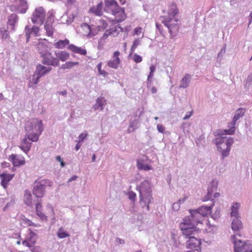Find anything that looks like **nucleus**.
Instances as JSON below:
<instances>
[{
    "instance_id": "obj_1",
    "label": "nucleus",
    "mask_w": 252,
    "mask_h": 252,
    "mask_svg": "<svg viewBox=\"0 0 252 252\" xmlns=\"http://www.w3.org/2000/svg\"><path fill=\"white\" fill-rule=\"evenodd\" d=\"M178 11L176 5L172 3L169 6L168 15L160 17L161 22L168 28L171 38L178 32L180 26V21L177 16Z\"/></svg>"
},
{
    "instance_id": "obj_2",
    "label": "nucleus",
    "mask_w": 252,
    "mask_h": 252,
    "mask_svg": "<svg viewBox=\"0 0 252 252\" xmlns=\"http://www.w3.org/2000/svg\"><path fill=\"white\" fill-rule=\"evenodd\" d=\"M190 216L184 219V221L180 224V228L183 235H189V232L194 230H199L196 228L198 223H201L204 219L203 217L196 210H190Z\"/></svg>"
},
{
    "instance_id": "obj_3",
    "label": "nucleus",
    "mask_w": 252,
    "mask_h": 252,
    "mask_svg": "<svg viewBox=\"0 0 252 252\" xmlns=\"http://www.w3.org/2000/svg\"><path fill=\"white\" fill-rule=\"evenodd\" d=\"M139 193V203L142 208H146V211H149V204L153 198L152 197V184L151 182L146 180L141 183L136 187Z\"/></svg>"
},
{
    "instance_id": "obj_4",
    "label": "nucleus",
    "mask_w": 252,
    "mask_h": 252,
    "mask_svg": "<svg viewBox=\"0 0 252 252\" xmlns=\"http://www.w3.org/2000/svg\"><path fill=\"white\" fill-rule=\"evenodd\" d=\"M25 128L27 138L32 142H37L43 130L42 122L37 119H32L26 122Z\"/></svg>"
},
{
    "instance_id": "obj_5",
    "label": "nucleus",
    "mask_w": 252,
    "mask_h": 252,
    "mask_svg": "<svg viewBox=\"0 0 252 252\" xmlns=\"http://www.w3.org/2000/svg\"><path fill=\"white\" fill-rule=\"evenodd\" d=\"M104 11L108 13L111 12L113 15L120 17V18L115 20L117 23L124 20V9L120 7L116 0H105L104 1Z\"/></svg>"
},
{
    "instance_id": "obj_6",
    "label": "nucleus",
    "mask_w": 252,
    "mask_h": 252,
    "mask_svg": "<svg viewBox=\"0 0 252 252\" xmlns=\"http://www.w3.org/2000/svg\"><path fill=\"white\" fill-rule=\"evenodd\" d=\"M53 182L44 179L39 181H35L32 189L33 194L37 198L42 197L45 193V189L46 187H51Z\"/></svg>"
},
{
    "instance_id": "obj_7",
    "label": "nucleus",
    "mask_w": 252,
    "mask_h": 252,
    "mask_svg": "<svg viewBox=\"0 0 252 252\" xmlns=\"http://www.w3.org/2000/svg\"><path fill=\"white\" fill-rule=\"evenodd\" d=\"M231 239L235 252H252V243L250 241L244 242L238 240L235 235L231 236Z\"/></svg>"
},
{
    "instance_id": "obj_8",
    "label": "nucleus",
    "mask_w": 252,
    "mask_h": 252,
    "mask_svg": "<svg viewBox=\"0 0 252 252\" xmlns=\"http://www.w3.org/2000/svg\"><path fill=\"white\" fill-rule=\"evenodd\" d=\"M197 232L198 230H194L193 232H189V235H183L186 238L189 239L187 242V247L189 249L195 251H200L201 250V242L200 240L195 237V235L197 233Z\"/></svg>"
},
{
    "instance_id": "obj_9",
    "label": "nucleus",
    "mask_w": 252,
    "mask_h": 252,
    "mask_svg": "<svg viewBox=\"0 0 252 252\" xmlns=\"http://www.w3.org/2000/svg\"><path fill=\"white\" fill-rule=\"evenodd\" d=\"M245 113V109L242 108H240L237 110L233 118L232 122L229 124L228 126L230 128L224 130L226 134L230 135L234 134L235 131V127L236 122L244 115Z\"/></svg>"
},
{
    "instance_id": "obj_10",
    "label": "nucleus",
    "mask_w": 252,
    "mask_h": 252,
    "mask_svg": "<svg viewBox=\"0 0 252 252\" xmlns=\"http://www.w3.org/2000/svg\"><path fill=\"white\" fill-rule=\"evenodd\" d=\"M45 11L43 7L36 8L33 12L31 17L33 24L41 25L45 20Z\"/></svg>"
},
{
    "instance_id": "obj_11",
    "label": "nucleus",
    "mask_w": 252,
    "mask_h": 252,
    "mask_svg": "<svg viewBox=\"0 0 252 252\" xmlns=\"http://www.w3.org/2000/svg\"><path fill=\"white\" fill-rule=\"evenodd\" d=\"M42 63L44 64L47 65H52L57 66L59 65V61L58 59L54 57L51 53L48 52L47 53L42 52Z\"/></svg>"
},
{
    "instance_id": "obj_12",
    "label": "nucleus",
    "mask_w": 252,
    "mask_h": 252,
    "mask_svg": "<svg viewBox=\"0 0 252 252\" xmlns=\"http://www.w3.org/2000/svg\"><path fill=\"white\" fill-rule=\"evenodd\" d=\"M234 143L233 138L229 137L228 140L225 143L220 144L217 147L218 149L222 155V159L228 156L231 149V147Z\"/></svg>"
},
{
    "instance_id": "obj_13",
    "label": "nucleus",
    "mask_w": 252,
    "mask_h": 252,
    "mask_svg": "<svg viewBox=\"0 0 252 252\" xmlns=\"http://www.w3.org/2000/svg\"><path fill=\"white\" fill-rule=\"evenodd\" d=\"M54 23V18L52 16H50L48 17L44 26V28L46 31L48 36H52L55 32L54 27L53 25Z\"/></svg>"
},
{
    "instance_id": "obj_14",
    "label": "nucleus",
    "mask_w": 252,
    "mask_h": 252,
    "mask_svg": "<svg viewBox=\"0 0 252 252\" xmlns=\"http://www.w3.org/2000/svg\"><path fill=\"white\" fill-rule=\"evenodd\" d=\"M120 55V52L118 51H115L113 54V60H110L107 63V65L109 67L117 69L118 67V65L120 63V59L119 57Z\"/></svg>"
},
{
    "instance_id": "obj_15",
    "label": "nucleus",
    "mask_w": 252,
    "mask_h": 252,
    "mask_svg": "<svg viewBox=\"0 0 252 252\" xmlns=\"http://www.w3.org/2000/svg\"><path fill=\"white\" fill-rule=\"evenodd\" d=\"M52 69V67L48 66H44L41 64H38L36 67L35 71V74L42 77L48 73Z\"/></svg>"
},
{
    "instance_id": "obj_16",
    "label": "nucleus",
    "mask_w": 252,
    "mask_h": 252,
    "mask_svg": "<svg viewBox=\"0 0 252 252\" xmlns=\"http://www.w3.org/2000/svg\"><path fill=\"white\" fill-rule=\"evenodd\" d=\"M14 174H7L6 173H3L0 174V178L1 179V185L4 189H6L7 187V185L13 178Z\"/></svg>"
},
{
    "instance_id": "obj_17",
    "label": "nucleus",
    "mask_w": 252,
    "mask_h": 252,
    "mask_svg": "<svg viewBox=\"0 0 252 252\" xmlns=\"http://www.w3.org/2000/svg\"><path fill=\"white\" fill-rule=\"evenodd\" d=\"M214 205V203H213L212 205L209 206L203 205L195 210L197 211L202 216V217H203V219H204L205 217H206L211 214L212 207Z\"/></svg>"
},
{
    "instance_id": "obj_18",
    "label": "nucleus",
    "mask_w": 252,
    "mask_h": 252,
    "mask_svg": "<svg viewBox=\"0 0 252 252\" xmlns=\"http://www.w3.org/2000/svg\"><path fill=\"white\" fill-rule=\"evenodd\" d=\"M18 18L16 14H12L8 18L7 28L11 31L14 30V26L18 22Z\"/></svg>"
},
{
    "instance_id": "obj_19",
    "label": "nucleus",
    "mask_w": 252,
    "mask_h": 252,
    "mask_svg": "<svg viewBox=\"0 0 252 252\" xmlns=\"http://www.w3.org/2000/svg\"><path fill=\"white\" fill-rule=\"evenodd\" d=\"M191 80V76L189 74H186L180 82L179 89H186L188 88Z\"/></svg>"
},
{
    "instance_id": "obj_20",
    "label": "nucleus",
    "mask_w": 252,
    "mask_h": 252,
    "mask_svg": "<svg viewBox=\"0 0 252 252\" xmlns=\"http://www.w3.org/2000/svg\"><path fill=\"white\" fill-rule=\"evenodd\" d=\"M16 3L17 10L21 13H26L28 8L27 1L25 0H17Z\"/></svg>"
},
{
    "instance_id": "obj_21",
    "label": "nucleus",
    "mask_w": 252,
    "mask_h": 252,
    "mask_svg": "<svg viewBox=\"0 0 252 252\" xmlns=\"http://www.w3.org/2000/svg\"><path fill=\"white\" fill-rule=\"evenodd\" d=\"M231 228L234 231H239L243 228V224L239 218H234L231 222Z\"/></svg>"
},
{
    "instance_id": "obj_22",
    "label": "nucleus",
    "mask_w": 252,
    "mask_h": 252,
    "mask_svg": "<svg viewBox=\"0 0 252 252\" xmlns=\"http://www.w3.org/2000/svg\"><path fill=\"white\" fill-rule=\"evenodd\" d=\"M217 183L215 181H213L210 184L208 189V192L206 196L205 200H208L212 199V194L214 191L217 189Z\"/></svg>"
},
{
    "instance_id": "obj_23",
    "label": "nucleus",
    "mask_w": 252,
    "mask_h": 252,
    "mask_svg": "<svg viewBox=\"0 0 252 252\" xmlns=\"http://www.w3.org/2000/svg\"><path fill=\"white\" fill-rule=\"evenodd\" d=\"M9 158L12 162L14 166H19L25 164V160L23 158H20L17 155H12L10 156Z\"/></svg>"
},
{
    "instance_id": "obj_24",
    "label": "nucleus",
    "mask_w": 252,
    "mask_h": 252,
    "mask_svg": "<svg viewBox=\"0 0 252 252\" xmlns=\"http://www.w3.org/2000/svg\"><path fill=\"white\" fill-rule=\"evenodd\" d=\"M103 2L101 1L96 6L92 7L90 10L96 16H101L102 15Z\"/></svg>"
},
{
    "instance_id": "obj_25",
    "label": "nucleus",
    "mask_w": 252,
    "mask_h": 252,
    "mask_svg": "<svg viewBox=\"0 0 252 252\" xmlns=\"http://www.w3.org/2000/svg\"><path fill=\"white\" fill-rule=\"evenodd\" d=\"M67 48L72 52L80 55H86L87 54L86 49L78 47L73 44L68 45Z\"/></svg>"
},
{
    "instance_id": "obj_26",
    "label": "nucleus",
    "mask_w": 252,
    "mask_h": 252,
    "mask_svg": "<svg viewBox=\"0 0 252 252\" xmlns=\"http://www.w3.org/2000/svg\"><path fill=\"white\" fill-rule=\"evenodd\" d=\"M240 204L238 202H234L231 207V216L235 218H239V209Z\"/></svg>"
},
{
    "instance_id": "obj_27",
    "label": "nucleus",
    "mask_w": 252,
    "mask_h": 252,
    "mask_svg": "<svg viewBox=\"0 0 252 252\" xmlns=\"http://www.w3.org/2000/svg\"><path fill=\"white\" fill-rule=\"evenodd\" d=\"M27 136H25V138L22 141V144L20 145V148L25 153H27L30 150L32 143L29 142L27 141Z\"/></svg>"
},
{
    "instance_id": "obj_28",
    "label": "nucleus",
    "mask_w": 252,
    "mask_h": 252,
    "mask_svg": "<svg viewBox=\"0 0 252 252\" xmlns=\"http://www.w3.org/2000/svg\"><path fill=\"white\" fill-rule=\"evenodd\" d=\"M105 105V100L102 97H98L96 100V103L94 105V110L100 109L102 110L103 109V106Z\"/></svg>"
},
{
    "instance_id": "obj_29",
    "label": "nucleus",
    "mask_w": 252,
    "mask_h": 252,
    "mask_svg": "<svg viewBox=\"0 0 252 252\" xmlns=\"http://www.w3.org/2000/svg\"><path fill=\"white\" fill-rule=\"evenodd\" d=\"M55 54L56 55V58L58 59V60H61L62 62H64L67 60L69 57V54L65 51H61L58 52H55Z\"/></svg>"
},
{
    "instance_id": "obj_30",
    "label": "nucleus",
    "mask_w": 252,
    "mask_h": 252,
    "mask_svg": "<svg viewBox=\"0 0 252 252\" xmlns=\"http://www.w3.org/2000/svg\"><path fill=\"white\" fill-rule=\"evenodd\" d=\"M25 203L28 206L32 207V196L30 192L25 190Z\"/></svg>"
},
{
    "instance_id": "obj_31",
    "label": "nucleus",
    "mask_w": 252,
    "mask_h": 252,
    "mask_svg": "<svg viewBox=\"0 0 252 252\" xmlns=\"http://www.w3.org/2000/svg\"><path fill=\"white\" fill-rule=\"evenodd\" d=\"M69 43V40L67 39L64 40H60L57 42L55 43L54 44V46L56 48L63 49L66 45H68Z\"/></svg>"
},
{
    "instance_id": "obj_32",
    "label": "nucleus",
    "mask_w": 252,
    "mask_h": 252,
    "mask_svg": "<svg viewBox=\"0 0 252 252\" xmlns=\"http://www.w3.org/2000/svg\"><path fill=\"white\" fill-rule=\"evenodd\" d=\"M228 140V137L226 136H218L213 140V142L217 146L222 144Z\"/></svg>"
},
{
    "instance_id": "obj_33",
    "label": "nucleus",
    "mask_w": 252,
    "mask_h": 252,
    "mask_svg": "<svg viewBox=\"0 0 252 252\" xmlns=\"http://www.w3.org/2000/svg\"><path fill=\"white\" fill-rule=\"evenodd\" d=\"M81 27L86 32H88V34L87 35L88 37H91L95 35V33L93 32L90 26L88 24L84 23L81 24Z\"/></svg>"
},
{
    "instance_id": "obj_34",
    "label": "nucleus",
    "mask_w": 252,
    "mask_h": 252,
    "mask_svg": "<svg viewBox=\"0 0 252 252\" xmlns=\"http://www.w3.org/2000/svg\"><path fill=\"white\" fill-rule=\"evenodd\" d=\"M57 235L60 239H63L69 236V234L64 231L63 227H61L59 228Z\"/></svg>"
},
{
    "instance_id": "obj_35",
    "label": "nucleus",
    "mask_w": 252,
    "mask_h": 252,
    "mask_svg": "<svg viewBox=\"0 0 252 252\" xmlns=\"http://www.w3.org/2000/svg\"><path fill=\"white\" fill-rule=\"evenodd\" d=\"M29 230L30 233L27 235V239L29 242L34 244L36 239V235L31 229H29Z\"/></svg>"
},
{
    "instance_id": "obj_36",
    "label": "nucleus",
    "mask_w": 252,
    "mask_h": 252,
    "mask_svg": "<svg viewBox=\"0 0 252 252\" xmlns=\"http://www.w3.org/2000/svg\"><path fill=\"white\" fill-rule=\"evenodd\" d=\"M186 198L187 197H185L184 198L180 199L177 202L174 203L172 205L173 209L175 211H178L180 209L181 204L183 203L186 200Z\"/></svg>"
},
{
    "instance_id": "obj_37",
    "label": "nucleus",
    "mask_w": 252,
    "mask_h": 252,
    "mask_svg": "<svg viewBox=\"0 0 252 252\" xmlns=\"http://www.w3.org/2000/svg\"><path fill=\"white\" fill-rule=\"evenodd\" d=\"M37 48L39 53L41 55V57L42 56V52L47 53L48 52V47L45 46L43 43L39 42L37 45Z\"/></svg>"
},
{
    "instance_id": "obj_38",
    "label": "nucleus",
    "mask_w": 252,
    "mask_h": 252,
    "mask_svg": "<svg viewBox=\"0 0 252 252\" xmlns=\"http://www.w3.org/2000/svg\"><path fill=\"white\" fill-rule=\"evenodd\" d=\"M138 123V121L137 120L135 119L133 121L130 122L129 124V126L128 128V132H131L133 131L136 128H137V124Z\"/></svg>"
},
{
    "instance_id": "obj_39",
    "label": "nucleus",
    "mask_w": 252,
    "mask_h": 252,
    "mask_svg": "<svg viewBox=\"0 0 252 252\" xmlns=\"http://www.w3.org/2000/svg\"><path fill=\"white\" fill-rule=\"evenodd\" d=\"M78 62H67L63 64L61 68L63 69L70 68L73 66L78 64Z\"/></svg>"
},
{
    "instance_id": "obj_40",
    "label": "nucleus",
    "mask_w": 252,
    "mask_h": 252,
    "mask_svg": "<svg viewBox=\"0 0 252 252\" xmlns=\"http://www.w3.org/2000/svg\"><path fill=\"white\" fill-rule=\"evenodd\" d=\"M226 45L224 44L222 48L221 49L217 57V60L219 62H220L222 59L223 55L225 54L226 52Z\"/></svg>"
},
{
    "instance_id": "obj_41",
    "label": "nucleus",
    "mask_w": 252,
    "mask_h": 252,
    "mask_svg": "<svg viewBox=\"0 0 252 252\" xmlns=\"http://www.w3.org/2000/svg\"><path fill=\"white\" fill-rule=\"evenodd\" d=\"M252 83V73L249 75L248 77L245 81L244 84V87L246 89H249L250 87L251 86Z\"/></svg>"
},
{
    "instance_id": "obj_42",
    "label": "nucleus",
    "mask_w": 252,
    "mask_h": 252,
    "mask_svg": "<svg viewBox=\"0 0 252 252\" xmlns=\"http://www.w3.org/2000/svg\"><path fill=\"white\" fill-rule=\"evenodd\" d=\"M140 44V39L139 38H136L134 40L133 42L132 45L130 49V55L132 54L137 47Z\"/></svg>"
},
{
    "instance_id": "obj_43",
    "label": "nucleus",
    "mask_w": 252,
    "mask_h": 252,
    "mask_svg": "<svg viewBox=\"0 0 252 252\" xmlns=\"http://www.w3.org/2000/svg\"><path fill=\"white\" fill-rule=\"evenodd\" d=\"M118 29H120L121 32L123 31V29L120 27H115L112 28L108 30L110 32H111V35H113L115 36H116L119 32L118 31Z\"/></svg>"
},
{
    "instance_id": "obj_44",
    "label": "nucleus",
    "mask_w": 252,
    "mask_h": 252,
    "mask_svg": "<svg viewBox=\"0 0 252 252\" xmlns=\"http://www.w3.org/2000/svg\"><path fill=\"white\" fill-rule=\"evenodd\" d=\"M25 33H26V35L27 42H28L29 40L31 34H32V32L31 28H30L29 27V26H26L25 27Z\"/></svg>"
},
{
    "instance_id": "obj_45",
    "label": "nucleus",
    "mask_w": 252,
    "mask_h": 252,
    "mask_svg": "<svg viewBox=\"0 0 252 252\" xmlns=\"http://www.w3.org/2000/svg\"><path fill=\"white\" fill-rule=\"evenodd\" d=\"M88 136V133L86 131H84L81 134L79 135L78 136V142L82 143L87 137Z\"/></svg>"
},
{
    "instance_id": "obj_46",
    "label": "nucleus",
    "mask_w": 252,
    "mask_h": 252,
    "mask_svg": "<svg viewBox=\"0 0 252 252\" xmlns=\"http://www.w3.org/2000/svg\"><path fill=\"white\" fill-rule=\"evenodd\" d=\"M102 63L100 62L97 65V68L100 74L102 75L103 76H106L108 73L105 70H101Z\"/></svg>"
},
{
    "instance_id": "obj_47",
    "label": "nucleus",
    "mask_w": 252,
    "mask_h": 252,
    "mask_svg": "<svg viewBox=\"0 0 252 252\" xmlns=\"http://www.w3.org/2000/svg\"><path fill=\"white\" fill-rule=\"evenodd\" d=\"M41 78V77H39V76L35 74V73L32 75V83H33L34 84L36 85L39 82V79Z\"/></svg>"
},
{
    "instance_id": "obj_48",
    "label": "nucleus",
    "mask_w": 252,
    "mask_h": 252,
    "mask_svg": "<svg viewBox=\"0 0 252 252\" xmlns=\"http://www.w3.org/2000/svg\"><path fill=\"white\" fill-rule=\"evenodd\" d=\"M133 60L136 63H140L142 61V58L135 54L134 55L133 57Z\"/></svg>"
},
{
    "instance_id": "obj_49",
    "label": "nucleus",
    "mask_w": 252,
    "mask_h": 252,
    "mask_svg": "<svg viewBox=\"0 0 252 252\" xmlns=\"http://www.w3.org/2000/svg\"><path fill=\"white\" fill-rule=\"evenodd\" d=\"M36 215L42 220H46L47 217L40 211H37L36 212Z\"/></svg>"
},
{
    "instance_id": "obj_50",
    "label": "nucleus",
    "mask_w": 252,
    "mask_h": 252,
    "mask_svg": "<svg viewBox=\"0 0 252 252\" xmlns=\"http://www.w3.org/2000/svg\"><path fill=\"white\" fill-rule=\"evenodd\" d=\"M25 223L27 224L29 226H39V225L35 224V223H33L31 220L28 219H26L24 220Z\"/></svg>"
},
{
    "instance_id": "obj_51",
    "label": "nucleus",
    "mask_w": 252,
    "mask_h": 252,
    "mask_svg": "<svg viewBox=\"0 0 252 252\" xmlns=\"http://www.w3.org/2000/svg\"><path fill=\"white\" fill-rule=\"evenodd\" d=\"M220 217V210H217L216 212L212 215V218L216 220Z\"/></svg>"
},
{
    "instance_id": "obj_52",
    "label": "nucleus",
    "mask_w": 252,
    "mask_h": 252,
    "mask_svg": "<svg viewBox=\"0 0 252 252\" xmlns=\"http://www.w3.org/2000/svg\"><path fill=\"white\" fill-rule=\"evenodd\" d=\"M156 67L154 65H151L150 67V72L149 75H150V77H153L154 73L156 70Z\"/></svg>"
},
{
    "instance_id": "obj_53",
    "label": "nucleus",
    "mask_w": 252,
    "mask_h": 252,
    "mask_svg": "<svg viewBox=\"0 0 252 252\" xmlns=\"http://www.w3.org/2000/svg\"><path fill=\"white\" fill-rule=\"evenodd\" d=\"M32 33L35 35H37V33L39 32V28L37 27L34 26L32 28H31Z\"/></svg>"
},
{
    "instance_id": "obj_54",
    "label": "nucleus",
    "mask_w": 252,
    "mask_h": 252,
    "mask_svg": "<svg viewBox=\"0 0 252 252\" xmlns=\"http://www.w3.org/2000/svg\"><path fill=\"white\" fill-rule=\"evenodd\" d=\"M136 197V194L133 191H130L128 193V198L131 200L134 201Z\"/></svg>"
},
{
    "instance_id": "obj_55",
    "label": "nucleus",
    "mask_w": 252,
    "mask_h": 252,
    "mask_svg": "<svg viewBox=\"0 0 252 252\" xmlns=\"http://www.w3.org/2000/svg\"><path fill=\"white\" fill-rule=\"evenodd\" d=\"M157 129L159 132L163 133L165 130L164 126L161 125H157Z\"/></svg>"
},
{
    "instance_id": "obj_56",
    "label": "nucleus",
    "mask_w": 252,
    "mask_h": 252,
    "mask_svg": "<svg viewBox=\"0 0 252 252\" xmlns=\"http://www.w3.org/2000/svg\"><path fill=\"white\" fill-rule=\"evenodd\" d=\"M142 29L141 27L136 28L134 30V34H139L142 32Z\"/></svg>"
},
{
    "instance_id": "obj_57",
    "label": "nucleus",
    "mask_w": 252,
    "mask_h": 252,
    "mask_svg": "<svg viewBox=\"0 0 252 252\" xmlns=\"http://www.w3.org/2000/svg\"><path fill=\"white\" fill-rule=\"evenodd\" d=\"M111 32H109V31L106 30L104 34L103 35L102 38L104 39H106L109 35H111Z\"/></svg>"
},
{
    "instance_id": "obj_58",
    "label": "nucleus",
    "mask_w": 252,
    "mask_h": 252,
    "mask_svg": "<svg viewBox=\"0 0 252 252\" xmlns=\"http://www.w3.org/2000/svg\"><path fill=\"white\" fill-rule=\"evenodd\" d=\"M41 208H42V206H41V203L39 202L36 203V204L35 205L36 212H37V211H40Z\"/></svg>"
},
{
    "instance_id": "obj_59",
    "label": "nucleus",
    "mask_w": 252,
    "mask_h": 252,
    "mask_svg": "<svg viewBox=\"0 0 252 252\" xmlns=\"http://www.w3.org/2000/svg\"><path fill=\"white\" fill-rule=\"evenodd\" d=\"M137 168L140 170L142 169L143 168H144V165L141 162H140L139 161H137Z\"/></svg>"
},
{
    "instance_id": "obj_60",
    "label": "nucleus",
    "mask_w": 252,
    "mask_h": 252,
    "mask_svg": "<svg viewBox=\"0 0 252 252\" xmlns=\"http://www.w3.org/2000/svg\"><path fill=\"white\" fill-rule=\"evenodd\" d=\"M192 112L191 111L189 112L187 114H186L185 117L183 118L184 120H187L189 119L191 116L192 115Z\"/></svg>"
},
{
    "instance_id": "obj_61",
    "label": "nucleus",
    "mask_w": 252,
    "mask_h": 252,
    "mask_svg": "<svg viewBox=\"0 0 252 252\" xmlns=\"http://www.w3.org/2000/svg\"><path fill=\"white\" fill-rule=\"evenodd\" d=\"M8 32H7V31L6 30H5L4 32L2 33V38H6L8 36Z\"/></svg>"
},
{
    "instance_id": "obj_62",
    "label": "nucleus",
    "mask_w": 252,
    "mask_h": 252,
    "mask_svg": "<svg viewBox=\"0 0 252 252\" xmlns=\"http://www.w3.org/2000/svg\"><path fill=\"white\" fill-rule=\"evenodd\" d=\"M116 241L119 244H124L125 243V240L119 238H117Z\"/></svg>"
},
{
    "instance_id": "obj_63",
    "label": "nucleus",
    "mask_w": 252,
    "mask_h": 252,
    "mask_svg": "<svg viewBox=\"0 0 252 252\" xmlns=\"http://www.w3.org/2000/svg\"><path fill=\"white\" fill-rule=\"evenodd\" d=\"M28 240L27 239V240H25L24 241H23L22 242V244L28 247H31L32 246L31 244H29V243L28 242Z\"/></svg>"
},
{
    "instance_id": "obj_64",
    "label": "nucleus",
    "mask_w": 252,
    "mask_h": 252,
    "mask_svg": "<svg viewBox=\"0 0 252 252\" xmlns=\"http://www.w3.org/2000/svg\"><path fill=\"white\" fill-rule=\"evenodd\" d=\"M81 145H82L81 143L77 141V143L76 144V145L75 146V150L78 151L81 147Z\"/></svg>"
}]
</instances>
